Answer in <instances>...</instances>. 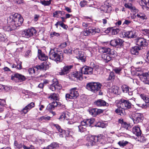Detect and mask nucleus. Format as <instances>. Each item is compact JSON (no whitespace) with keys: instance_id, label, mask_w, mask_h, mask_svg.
Returning a JSON list of instances; mask_svg holds the SVG:
<instances>
[{"instance_id":"obj_1","label":"nucleus","mask_w":149,"mask_h":149,"mask_svg":"<svg viewBox=\"0 0 149 149\" xmlns=\"http://www.w3.org/2000/svg\"><path fill=\"white\" fill-rule=\"evenodd\" d=\"M23 19L21 15L15 13L10 15L8 19V23L11 22L16 29L17 27L21 26L23 22Z\"/></svg>"},{"instance_id":"obj_2","label":"nucleus","mask_w":149,"mask_h":149,"mask_svg":"<svg viewBox=\"0 0 149 149\" xmlns=\"http://www.w3.org/2000/svg\"><path fill=\"white\" fill-rule=\"evenodd\" d=\"M49 56L50 59L57 63L61 61L63 59L62 53L58 50L57 48L51 49L49 51Z\"/></svg>"},{"instance_id":"obj_3","label":"nucleus","mask_w":149,"mask_h":149,"mask_svg":"<svg viewBox=\"0 0 149 149\" xmlns=\"http://www.w3.org/2000/svg\"><path fill=\"white\" fill-rule=\"evenodd\" d=\"M93 68L91 67L85 66L81 69V72H73L72 77L77 78V80H81L83 79L82 74H91L93 73Z\"/></svg>"},{"instance_id":"obj_4","label":"nucleus","mask_w":149,"mask_h":149,"mask_svg":"<svg viewBox=\"0 0 149 149\" xmlns=\"http://www.w3.org/2000/svg\"><path fill=\"white\" fill-rule=\"evenodd\" d=\"M102 86L98 82H90L86 85V88L88 90L95 93L99 90Z\"/></svg>"},{"instance_id":"obj_5","label":"nucleus","mask_w":149,"mask_h":149,"mask_svg":"<svg viewBox=\"0 0 149 149\" xmlns=\"http://www.w3.org/2000/svg\"><path fill=\"white\" fill-rule=\"evenodd\" d=\"M104 138L102 135H100L97 136H92L90 139V141L88 142V145L93 146L95 145H97L99 143H102V140Z\"/></svg>"},{"instance_id":"obj_6","label":"nucleus","mask_w":149,"mask_h":149,"mask_svg":"<svg viewBox=\"0 0 149 149\" xmlns=\"http://www.w3.org/2000/svg\"><path fill=\"white\" fill-rule=\"evenodd\" d=\"M76 88H72L70 90V93L66 94L65 95L66 99H72L76 98L79 95L78 91H76Z\"/></svg>"},{"instance_id":"obj_7","label":"nucleus","mask_w":149,"mask_h":149,"mask_svg":"<svg viewBox=\"0 0 149 149\" xmlns=\"http://www.w3.org/2000/svg\"><path fill=\"white\" fill-rule=\"evenodd\" d=\"M36 29L33 28H32L23 31L22 32V34L23 37L28 38L33 35L36 34Z\"/></svg>"},{"instance_id":"obj_8","label":"nucleus","mask_w":149,"mask_h":149,"mask_svg":"<svg viewBox=\"0 0 149 149\" xmlns=\"http://www.w3.org/2000/svg\"><path fill=\"white\" fill-rule=\"evenodd\" d=\"M11 79L16 82H22L26 79L25 77L18 73L13 74L11 76Z\"/></svg>"},{"instance_id":"obj_9","label":"nucleus","mask_w":149,"mask_h":149,"mask_svg":"<svg viewBox=\"0 0 149 149\" xmlns=\"http://www.w3.org/2000/svg\"><path fill=\"white\" fill-rule=\"evenodd\" d=\"M143 119V115L142 113H136L133 114L132 120L134 123L141 122Z\"/></svg>"},{"instance_id":"obj_10","label":"nucleus","mask_w":149,"mask_h":149,"mask_svg":"<svg viewBox=\"0 0 149 149\" xmlns=\"http://www.w3.org/2000/svg\"><path fill=\"white\" fill-rule=\"evenodd\" d=\"M136 44L141 48L143 47L146 46L148 45V42L146 39L143 38H139L135 39Z\"/></svg>"},{"instance_id":"obj_11","label":"nucleus","mask_w":149,"mask_h":149,"mask_svg":"<svg viewBox=\"0 0 149 149\" xmlns=\"http://www.w3.org/2000/svg\"><path fill=\"white\" fill-rule=\"evenodd\" d=\"M120 105L126 107V109H130L133 106L131 103L128 100L124 99L123 98L120 99L119 101Z\"/></svg>"},{"instance_id":"obj_12","label":"nucleus","mask_w":149,"mask_h":149,"mask_svg":"<svg viewBox=\"0 0 149 149\" xmlns=\"http://www.w3.org/2000/svg\"><path fill=\"white\" fill-rule=\"evenodd\" d=\"M123 41L122 39L118 38L116 39L111 40L110 41V45L113 47H116L117 46H121L123 43Z\"/></svg>"},{"instance_id":"obj_13","label":"nucleus","mask_w":149,"mask_h":149,"mask_svg":"<svg viewBox=\"0 0 149 149\" xmlns=\"http://www.w3.org/2000/svg\"><path fill=\"white\" fill-rule=\"evenodd\" d=\"M97 32H98V31H97L96 30L95 28L86 29L82 31L81 34L84 36H86L93 35Z\"/></svg>"},{"instance_id":"obj_14","label":"nucleus","mask_w":149,"mask_h":149,"mask_svg":"<svg viewBox=\"0 0 149 149\" xmlns=\"http://www.w3.org/2000/svg\"><path fill=\"white\" fill-rule=\"evenodd\" d=\"M49 88L52 91H58L61 88V86L58 82H55L50 85Z\"/></svg>"},{"instance_id":"obj_15","label":"nucleus","mask_w":149,"mask_h":149,"mask_svg":"<svg viewBox=\"0 0 149 149\" xmlns=\"http://www.w3.org/2000/svg\"><path fill=\"white\" fill-rule=\"evenodd\" d=\"M135 16L141 21L145 22L147 19L146 15L143 13L139 12L135 13Z\"/></svg>"},{"instance_id":"obj_16","label":"nucleus","mask_w":149,"mask_h":149,"mask_svg":"<svg viewBox=\"0 0 149 149\" xmlns=\"http://www.w3.org/2000/svg\"><path fill=\"white\" fill-rule=\"evenodd\" d=\"M35 106L34 103L32 102L26 106L21 111L22 113H24V114H26L31 108Z\"/></svg>"},{"instance_id":"obj_17","label":"nucleus","mask_w":149,"mask_h":149,"mask_svg":"<svg viewBox=\"0 0 149 149\" xmlns=\"http://www.w3.org/2000/svg\"><path fill=\"white\" fill-rule=\"evenodd\" d=\"M94 121L95 120L93 118L86 119L81 122V124L83 125H86V126H90Z\"/></svg>"},{"instance_id":"obj_18","label":"nucleus","mask_w":149,"mask_h":149,"mask_svg":"<svg viewBox=\"0 0 149 149\" xmlns=\"http://www.w3.org/2000/svg\"><path fill=\"white\" fill-rule=\"evenodd\" d=\"M72 66H66L63 68L61 69V71L59 72V74L60 75H64L69 73L70 70L72 68Z\"/></svg>"},{"instance_id":"obj_19","label":"nucleus","mask_w":149,"mask_h":149,"mask_svg":"<svg viewBox=\"0 0 149 149\" xmlns=\"http://www.w3.org/2000/svg\"><path fill=\"white\" fill-rule=\"evenodd\" d=\"M132 132L137 136H140L141 134V132L139 125L134 126L132 128Z\"/></svg>"},{"instance_id":"obj_20","label":"nucleus","mask_w":149,"mask_h":149,"mask_svg":"<svg viewBox=\"0 0 149 149\" xmlns=\"http://www.w3.org/2000/svg\"><path fill=\"white\" fill-rule=\"evenodd\" d=\"M115 112L121 116H123L126 114L124 106H122L121 105L115 110Z\"/></svg>"},{"instance_id":"obj_21","label":"nucleus","mask_w":149,"mask_h":149,"mask_svg":"<svg viewBox=\"0 0 149 149\" xmlns=\"http://www.w3.org/2000/svg\"><path fill=\"white\" fill-rule=\"evenodd\" d=\"M121 88L123 93H127L129 95H132L133 91L128 86L126 85H124L122 86Z\"/></svg>"},{"instance_id":"obj_22","label":"nucleus","mask_w":149,"mask_h":149,"mask_svg":"<svg viewBox=\"0 0 149 149\" xmlns=\"http://www.w3.org/2000/svg\"><path fill=\"white\" fill-rule=\"evenodd\" d=\"M135 33V31L132 30L125 33L124 35L125 36L129 38H135L136 37Z\"/></svg>"},{"instance_id":"obj_23","label":"nucleus","mask_w":149,"mask_h":149,"mask_svg":"<svg viewBox=\"0 0 149 149\" xmlns=\"http://www.w3.org/2000/svg\"><path fill=\"white\" fill-rule=\"evenodd\" d=\"M95 104L98 106H108L109 104L105 101L101 99L95 102Z\"/></svg>"},{"instance_id":"obj_24","label":"nucleus","mask_w":149,"mask_h":149,"mask_svg":"<svg viewBox=\"0 0 149 149\" xmlns=\"http://www.w3.org/2000/svg\"><path fill=\"white\" fill-rule=\"evenodd\" d=\"M8 23V24L5 26L3 27V29L5 31H9L15 29L13 25L11 24V22Z\"/></svg>"},{"instance_id":"obj_25","label":"nucleus","mask_w":149,"mask_h":149,"mask_svg":"<svg viewBox=\"0 0 149 149\" xmlns=\"http://www.w3.org/2000/svg\"><path fill=\"white\" fill-rule=\"evenodd\" d=\"M99 9L101 11L107 13L111 10V8L108 5L104 4L103 6H102Z\"/></svg>"},{"instance_id":"obj_26","label":"nucleus","mask_w":149,"mask_h":149,"mask_svg":"<svg viewBox=\"0 0 149 149\" xmlns=\"http://www.w3.org/2000/svg\"><path fill=\"white\" fill-rule=\"evenodd\" d=\"M48 98L51 100H58L59 99V95L58 93H52L50 94L49 96H48Z\"/></svg>"},{"instance_id":"obj_27","label":"nucleus","mask_w":149,"mask_h":149,"mask_svg":"<svg viewBox=\"0 0 149 149\" xmlns=\"http://www.w3.org/2000/svg\"><path fill=\"white\" fill-rule=\"evenodd\" d=\"M78 53L77 54V58L81 60L82 62H84L86 61V57L84 54V52L81 51H78Z\"/></svg>"},{"instance_id":"obj_28","label":"nucleus","mask_w":149,"mask_h":149,"mask_svg":"<svg viewBox=\"0 0 149 149\" xmlns=\"http://www.w3.org/2000/svg\"><path fill=\"white\" fill-rule=\"evenodd\" d=\"M141 49L139 46H135L131 49V52L132 54L137 55L138 54L139 51Z\"/></svg>"},{"instance_id":"obj_29","label":"nucleus","mask_w":149,"mask_h":149,"mask_svg":"<svg viewBox=\"0 0 149 149\" xmlns=\"http://www.w3.org/2000/svg\"><path fill=\"white\" fill-rule=\"evenodd\" d=\"M110 51V48L108 47H101L99 48V52L101 53H105L108 54Z\"/></svg>"},{"instance_id":"obj_30","label":"nucleus","mask_w":149,"mask_h":149,"mask_svg":"<svg viewBox=\"0 0 149 149\" xmlns=\"http://www.w3.org/2000/svg\"><path fill=\"white\" fill-rule=\"evenodd\" d=\"M47 64L45 63H42L40 65H36L35 67V68L37 69V70H46L47 69Z\"/></svg>"},{"instance_id":"obj_31","label":"nucleus","mask_w":149,"mask_h":149,"mask_svg":"<svg viewBox=\"0 0 149 149\" xmlns=\"http://www.w3.org/2000/svg\"><path fill=\"white\" fill-rule=\"evenodd\" d=\"M102 58L106 63H107L112 59V57L108 54H103L101 56Z\"/></svg>"},{"instance_id":"obj_32","label":"nucleus","mask_w":149,"mask_h":149,"mask_svg":"<svg viewBox=\"0 0 149 149\" xmlns=\"http://www.w3.org/2000/svg\"><path fill=\"white\" fill-rule=\"evenodd\" d=\"M125 6L126 8L130 9L131 10L134 11L136 13H138L139 11V10L136 9L134 6H132V4L131 3H126L125 5Z\"/></svg>"},{"instance_id":"obj_33","label":"nucleus","mask_w":149,"mask_h":149,"mask_svg":"<svg viewBox=\"0 0 149 149\" xmlns=\"http://www.w3.org/2000/svg\"><path fill=\"white\" fill-rule=\"evenodd\" d=\"M141 6H146L147 10H149V0H141L139 2Z\"/></svg>"},{"instance_id":"obj_34","label":"nucleus","mask_w":149,"mask_h":149,"mask_svg":"<svg viewBox=\"0 0 149 149\" xmlns=\"http://www.w3.org/2000/svg\"><path fill=\"white\" fill-rule=\"evenodd\" d=\"M140 96L142 100H143L145 103H149V97L146 95L143 94H141L140 95Z\"/></svg>"},{"instance_id":"obj_35","label":"nucleus","mask_w":149,"mask_h":149,"mask_svg":"<svg viewBox=\"0 0 149 149\" xmlns=\"http://www.w3.org/2000/svg\"><path fill=\"white\" fill-rule=\"evenodd\" d=\"M136 105L138 107H143L146 105L143 100H139L136 103Z\"/></svg>"},{"instance_id":"obj_36","label":"nucleus","mask_w":149,"mask_h":149,"mask_svg":"<svg viewBox=\"0 0 149 149\" xmlns=\"http://www.w3.org/2000/svg\"><path fill=\"white\" fill-rule=\"evenodd\" d=\"M119 88L116 86H113L111 89H110V91L111 93L114 94L118 93Z\"/></svg>"},{"instance_id":"obj_37","label":"nucleus","mask_w":149,"mask_h":149,"mask_svg":"<svg viewBox=\"0 0 149 149\" xmlns=\"http://www.w3.org/2000/svg\"><path fill=\"white\" fill-rule=\"evenodd\" d=\"M86 125H83L81 124H81L78 126L79 128V131L80 132H83L86 130Z\"/></svg>"},{"instance_id":"obj_38","label":"nucleus","mask_w":149,"mask_h":149,"mask_svg":"<svg viewBox=\"0 0 149 149\" xmlns=\"http://www.w3.org/2000/svg\"><path fill=\"white\" fill-rule=\"evenodd\" d=\"M97 108L92 109L89 110V113L92 116H95L97 115Z\"/></svg>"},{"instance_id":"obj_39","label":"nucleus","mask_w":149,"mask_h":149,"mask_svg":"<svg viewBox=\"0 0 149 149\" xmlns=\"http://www.w3.org/2000/svg\"><path fill=\"white\" fill-rule=\"evenodd\" d=\"M47 57L43 54L40 53L39 56V59L42 61H45L47 59Z\"/></svg>"},{"instance_id":"obj_40","label":"nucleus","mask_w":149,"mask_h":149,"mask_svg":"<svg viewBox=\"0 0 149 149\" xmlns=\"http://www.w3.org/2000/svg\"><path fill=\"white\" fill-rule=\"evenodd\" d=\"M95 126L97 127L104 128L105 127V124L103 122L99 121L95 125Z\"/></svg>"},{"instance_id":"obj_41","label":"nucleus","mask_w":149,"mask_h":149,"mask_svg":"<svg viewBox=\"0 0 149 149\" xmlns=\"http://www.w3.org/2000/svg\"><path fill=\"white\" fill-rule=\"evenodd\" d=\"M68 116L67 114H66L65 113H63L61 114L59 119L60 120H62L63 118V120H68L69 119V118L67 117Z\"/></svg>"},{"instance_id":"obj_42","label":"nucleus","mask_w":149,"mask_h":149,"mask_svg":"<svg viewBox=\"0 0 149 149\" xmlns=\"http://www.w3.org/2000/svg\"><path fill=\"white\" fill-rule=\"evenodd\" d=\"M141 33L145 36L149 37V29H142L141 30Z\"/></svg>"},{"instance_id":"obj_43","label":"nucleus","mask_w":149,"mask_h":149,"mask_svg":"<svg viewBox=\"0 0 149 149\" xmlns=\"http://www.w3.org/2000/svg\"><path fill=\"white\" fill-rule=\"evenodd\" d=\"M128 142L127 141H120L118 143V144L121 147H124L125 146Z\"/></svg>"},{"instance_id":"obj_44","label":"nucleus","mask_w":149,"mask_h":149,"mask_svg":"<svg viewBox=\"0 0 149 149\" xmlns=\"http://www.w3.org/2000/svg\"><path fill=\"white\" fill-rule=\"evenodd\" d=\"M52 0H49V1H41V3L45 6H49L51 3Z\"/></svg>"},{"instance_id":"obj_45","label":"nucleus","mask_w":149,"mask_h":149,"mask_svg":"<svg viewBox=\"0 0 149 149\" xmlns=\"http://www.w3.org/2000/svg\"><path fill=\"white\" fill-rule=\"evenodd\" d=\"M108 54H109V56L112 57V58L115 57L116 55V52H115L113 49L111 50L110 49V51Z\"/></svg>"},{"instance_id":"obj_46","label":"nucleus","mask_w":149,"mask_h":149,"mask_svg":"<svg viewBox=\"0 0 149 149\" xmlns=\"http://www.w3.org/2000/svg\"><path fill=\"white\" fill-rule=\"evenodd\" d=\"M36 69L34 68H30L28 69V72L30 75L35 74Z\"/></svg>"},{"instance_id":"obj_47","label":"nucleus","mask_w":149,"mask_h":149,"mask_svg":"<svg viewBox=\"0 0 149 149\" xmlns=\"http://www.w3.org/2000/svg\"><path fill=\"white\" fill-rule=\"evenodd\" d=\"M54 125L56 128L61 133H62L63 130L61 128V127L58 125L54 124ZM63 131H64L63 130Z\"/></svg>"},{"instance_id":"obj_48","label":"nucleus","mask_w":149,"mask_h":149,"mask_svg":"<svg viewBox=\"0 0 149 149\" xmlns=\"http://www.w3.org/2000/svg\"><path fill=\"white\" fill-rule=\"evenodd\" d=\"M62 13L61 11H56L53 13V16L54 17H57L59 15V14H60L62 15Z\"/></svg>"},{"instance_id":"obj_49","label":"nucleus","mask_w":149,"mask_h":149,"mask_svg":"<svg viewBox=\"0 0 149 149\" xmlns=\"http://www.w3.org/2000/svg\"><path fill=\"white\" fill-rule=\"evenodd\" d=\"M54 107L53 106V105L52 103L49 104L47 106L46 109L49 110H53L54 109Z\"/></svg>"},{"instance_id":"obj_50","label":"nucleus","mask_w":149,"mask_h":149,"mask_svg":"<svg viewBox=\"0 0 149 149\" xmlns=\"http://www.w3.org/2000/svg\"><path fill=\"white\" fill-rule=\"evenodd\" d=\"M6 38L5 35L0 33V41H4Z\"/></svg>"},{"instance_id":"obj_51","label":"nucleus","mask_w":149,"mask_h":149,"mask_svg":"<svg viewBox=\"0 0 149 149\" xmlns=\"http://www.w3.org/2000/svg\"><path fill=\"white\" fill-rule=\"evenodd\" d=\"M14 145L18 148H20L22 147V145L21 143H18L16 141H15Z\"/></svg>"},{"instance_id":"obj_52","label":"nucleus","mask_w":149,"mask_h":149,"mask_svg":"<svg viewBox=\"0 0 149 149\" xmlns=\"http://www.w3.org/2000/svg\"><path fill=\"white\" fill-rule=\"evenodd\" d=\"M109 80L113 79L115 78L114 73L113 72H111L110 73L109 77Z\"/></svg>"},{"instance_id":"obj_53","label":"nucleus","mask_w":149,"mask_h":149,"mask_svg":"<svg viewBox=\"0 0 149 149\" xmlns=\"http://www.w3.org/2000/svg\"><path fill=\"white\" fill-rule=\"evenodd\" d=\"M119 31V29H113L111 31L112 34L113 35L117 34Z\"/></svg>"},{"instance_id":"obj_54","label":"nucleus","mask_w":149,"mask_h":149,"mask_svg":"<svg viewBox=\"0 0 149 149\" xmlns=\"http://www.w3.org/2000/svg\"><path fill=\"white\" fill-rule=\"evenodd\" d=\"M140 79L143 82H145V83L146 81H148V78L146 77H145L144 76H142L141 75L140 76Z\"/></svg>"},{"instance_id":"obj_55","label":"nucleus","mask_w":149,"mask_h":149,"mask_svg":"<svg viewBox=\"0 0 149 149\" xmlns=\"http://www.w3.org/2000/svg\"><path fill=\"white\" fill-rule=\"evenodd\" d=\"M122 69L121 68H116L113 70L116 73L119 74L121 71Z\"/></svg>"},{"instance_id":"obj_56","label":"nucleus","mask_w":149,"mask_h":149,"mask_svg":"<svg viewBox=\"0 0 149 149\" xmlns=\"http://www.w3.org/2000/svg\"><path fill=\"white\" fill-rule=\"evenodd\" d=\"M64 52L65 54L69 55L71 54H72V50L70 49H65L64 50Z\"/></svg>"},{"instance_id":"obj_57","label":"nucleus","mask_w":149,"mask_h":149,"mask_svg":"<svg viewBox=\"0 0 149 149\" xmlns=\"http://www.w3.org/2000/svg\"><path fill=\"white\" fill-rule=\"evenodd\" d=\"M87 3V2L86 1L84 0L80 2V5L82 7H84L86 4Z\"/></svg>"},{"instance_id":"obj_58","label":"nucleus","mask_w":149,"mask_h":149,"mask_svg":"<svg viewBox=\"0 0 149 149\" xmlns=\"http://www.w3.org/2000/svg\"><path fill=\"white\" fill-rule=\"evenodd\" d=\"M67 45V44L66 42H64L59 45V47L61 48H63L66 47Z\"/></svg>"},{"instance_id":"obj_59","label":"nucleus","mask_w":149,"mask_h":149,"mask_svg":"<svg viewBox=\"0 0 149 149\" xmlns=\"http://www.w3.org/2000/svg\"><path fill=\"white\" fill-rule=\"evenodd\" d=\"M132 23L131 21L128 20H125L123 23V24L129 25Z\"/></svg>"},{"instance_id":"obj_60","label":"nucleus","mask_w":149,"mask_h":149,"mask_svg":"<svg viewBox=\"0 0 149 149\" xmlns=\"http://www.w3.org/2000/svg\"><path fill=\"white\" fill-rule=\"evenodd\" d=\"M122 126L125 128L127 129L129 127V124L126 122H124L122 125Z\"/></svg>"},{"instance_id":"obj_61","label":"nucleus","mask_w":149,"mask_h":149,"mask_svg":"<svg viewBox=\"0 0 149 149\" xmlns=\"http://www.w3.org/2000/svg\"><path fill=\"white\" fill-rule=\"evenodd\" d=\"M5 104V101L4 99H0V105L3 106Z\"/></svg>"},{"instance_id":"obj_62","label":"nucleus","mask_w":149,"mask_h":149,"mask_svg":"<svg viewBox=\"0 0 149 149\" xmlns=\"http://www.w3.org/2000/svg\"><path fill=\"white\" fill-rule=\"evenodd\" d=\"M141 75H142V76H144L145 77H146L148 79L149 76V72L143 73Z\"/></svg>"},{"instance_id":"obj_63","label":"nucleus","mask_w":149,"mask_h":149,"mask_svg":"<svg viewBox=\"0 0 149 149\" xmlns=\"http://www.w3.org/2000/svg\"><path fill=\"white\" fill-rule=\"evenodd\" d=\"M113 29V28L112 27L108 28H107V29L105 30V32L106 33H108L111 31H112Z\"/></svg>"},{"instance_id":"obj_64","label":"nucleus","mask_w":149,"mask_h":149,"mask_svg":"<svg viewBox=\"0 0 149 149\" xmlns=\"http://www.w3.org/2000/svg\"><path fill=\"white\" fill-rule=\"evenodd\" d=\"M146 130L147 131H149V124H146L145 126Z\"/></svg>"}]
</instances>
